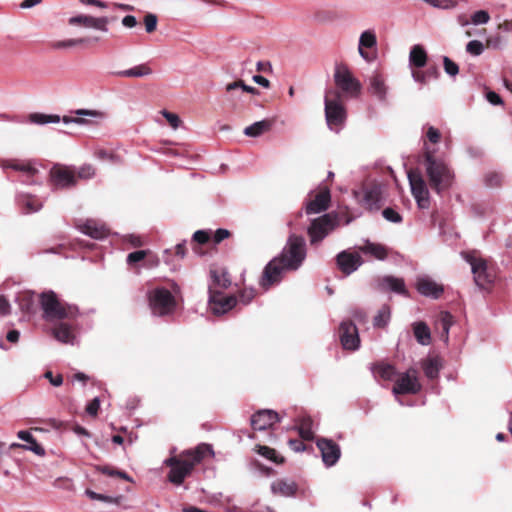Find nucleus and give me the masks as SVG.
<instances>
[{
    "instance_id": "nucleus-19",
    "label": "nucleus",
    "mask_w": 512,
    "mask_h": 512,
    "mask_svg": "<svg viewBox=\"0 0 512 512\" xmlns=\"http://www.w3.org/2000/svg\"><path fill=\"white\" fill-rule=\"evenodd\" d=\"M357 201L366 209L378 210L380 207L381 190L377 186L363 188L355 192Z\"/></svg>"
},
{
    "instance_id": "nucleus-23",
    "label": "nucleus",
    "mask_w": 512,
    "mask_h": 512,
    "mask_svg": "<svg viewBox=\"0 0 512 512\" xmlns=\"http://www.w3.org/2000/svg\"><path fill=\"white\" fill-rule=\"evenodd\" d=\"M279 421L278 414L273 410H260L251 417L254 430H266Z\"/></svg>"
},
{
    "instance_id": "nucleus-30",
    "label": "nucleus",
    "mask_w": 512,
    "mask_h": 512,
    "mask_svg": "<svg viewBox=\"0 0 512 512\" xmlns=\"http://www.w3.org/2000/svg\"><path fill=\"white\" fill-rule=\"evenodd\" d=\"M427 53L423 46L416 44L412 46L409 53V65L411 67L422 68L427 63Z\"/></svg>"
},
{
    "instance_id": "nucleus-60",
    "label": "nucleus",
    "mask_w": 512,
    "mask_h": 512,
    "mask_svg": "<svg viewBox=\"0 0 512 512\" xmlns=\"http://www.w3.org/2000/svg\"><path fill=\"white\" fill-rule=\"evenodd\" d=\"M193 240L200 244H204L209 240V235L206 231L198 230L193 234Z\"/></svg>"
},
{
    "instance_id": "nucleus-47",
    "label": "nucleus",
    "mask_w": 512,
    "mask_h": 512,
    "mask_svg": "<svg viewBox=\"0 0 512 512\" xmlns=\"http://www.w3.org/2000/svg\"><path fill=\"white\" fill-rule=\"evenodd\" d=\"M466 52L472 56H479L484 52V45L479 40H471L466 45Z\"/></svg>"
},
{
    "instance_id": "nucleus-61",
    "label": "nucleus",
    "mask_w": 512,
    "mask_h": 512,
    "mask_svg": "<svg viewBox=\"0 0 512 512\" xmlns=\"http://www.w3.org/2000/svg\"><path fill=\"white\" fill-rule=\"evenodd\" d=\"M230 235L229 231L226 230V229H217L214 233V242L215 243H220L221 241H223L224 239L228 238Z\"/></svg>"
},
{
    "instance_id": "nucleus-51",
    "label": "nucleus",
    "mask_w": 512,
    "mask_h": 512,
    "mask_svg": "<svg viewBox=\"0 0 512 512\" xmlns=\"http://www.w3.org/2000/svg\"><path fill=\"white\" fill-rule=\"evenodd\" d=\"M444 70L450 76H456L459 73L458 65L453 62L449 57L443 58Z\"/></svg>"
},
{
    "instance_id": "nucleus-29",
    "label": "nucleus",
    "mask_w": 512,
    "mask_h": 512,
    "mask_svg": "<svg viewBox=\"0 0 512 512\" xmlns=\"http://www.w3.org/2000/svg\"><path fill=\"white\" fill-rule=\"evenodd\" d=\"M369 92L380 100L386 97L387 87L385 81L380 74H373L369 80Z\"/></svg>"
},
{
    "instance_id": "nucleus-34",
    "label": "nucleus",
    "mask_w": 512,
    "mask_h": 512,
    "mask_svg": "<svg viewBox=\"0 0 512 512\" xmlns=\"http://www.w3.org/2000/svg\"><path fill=\"white\" fill-rule=\"evenodd\" d=\"M119 77L141 78L152 74V69L147 64H140L132 68L116 73Z\"/></svg>"
},
{
    "instance_id": "nucleus-2",
    "label": "nucleus",
    "mask_w": 512,
    "mask_h": 512,
    "mask_svg": "<svg viewBox=\"0 0 512 512\" xmlns=\"http://www.w3.org/2000/svg\"><path fill=\"white\" fill-rule=\"evenodd\" d=\"M207 456L214 457L213 448L210 444L202 443L193 450L166 459L164 463L170 467L168 480L175 485H181L193 468Z\"/></svg>"
},
{
    "instance_id": "nucleus-13",
    "label": "nucleus",
    "mask_w": 512,
    "mask_h": 512,
    "mask_svg": "<svg viewBox=\"0 0 512 512\" xmlns=\"http://www.w3.org/2000/svg\"><path fill=\"white\" fill-rule=\"evenodd\" d=\"M340 343L345 350L356 351L360 347V337L352 321H342L339 326Z\"/></svg>"
},
{
    "instance_id": "nucleus-44",
    "label": "nucleus",
    "mask_w": 512,
    "mask_h": 512,
    "mask_svg": "<svg viewBox=\"0 0 512 512\" xmlns=\"http://www.w3.org/2000/svg\"><path fill=\"white\" fill-rule=\"evenodd\" d=\"M86 41H87V39H85V38L60 40V41L54 42L52 44V47L54 49H67V48L75 47L78 45H82Z\"/></svg>"
},
{
    "instance_id": "nucleus-59",
    "label": "nucleus",
    "mask_w": 512,
    "mask_h": 512,
    "mask_svg": "<svg viewBox=\"0 0 512 512\" xmlns=\"http://www.w3.org/2000/svg\"><path fill=\"white\" fill-rule=\"evenodd\" d=\"M239 87V89L241 90V92L244 94V93H249V94H258V90L253 87V86H249V85H246L242 80H238V81H235Z\"/></svg>"
},
{
    "instance_id": "nucleus-31",
    "label": "nucleus",
    "mask_w": 512,
    "mask_h": 512,
    "mask_svg": "<svg viewBox=\"0 0 512 512\" xmlns=\"http://www.w3.org/2000/svg\"><path fill=\"white\" fill-rule=\"evenodd\" d=\"M211 279L212 283L209 286V295H211V288H214L215 291H219V289H225L231 284L228 274L225 271L212 270Z\"/></svg>"
},
{
    "instance_id": "nucleus-33",
    "label": "nucleus",
    "mask_w": 512,
    "mask_h": 512,
    "mask_svg": "<svg viewBox=\"0 0 512 512\" xmlns=\"http://www.w3.org/2000/svg\"><path fill=\"white\" fill-rule=\"evenodd\" d=\"M54 337L64 344H74L75 335L73 334L71 327L67 324L61 323L53 329Z\"/></svg>"
},
{
    "instance_id": "nucleus-17",
    "label": "nucleus",
    "mask_w": 512,
    "mask_h": 512,
    "mask_svg": "<svg viewBox=\"0 0 512 512\" xmlns=\"http://www.w3.org/2000/svg\"><path fill=\"white\" fill-rule=\"evenodd\" d=\"M29 121L33 124L37 125H45L49 123H59L62 121L64 124H77V125H84L86 122H88V119L83 118H77L71 117V116H64L61 118L59 115L56 114H44V113H32L29 115Z\"/></svg>"
},
{
    "instance_id": "nucleus-4",
    "label": "nucleus",
    "mask_w": 512,
    "mask_h": 512,
    "mask_svg": "<svg viewBox=\"0 0 512 512\" xmlns=\"http://www.w3.org/2000/svg\"><path fill=\"white\" fill-rule=\"evenodd\" d=\"M325 117L331 130L339 132L346 120V110L338 92L329 91L325 95Z\"/></svg>"
},
{
    "instance_id": "nucleus-11",
    "label": "nucleus",
    "mask_w": 512,
    "mask_h": 512,
    "mask_svg": "<svg viewBox=\"0 0 512 512\" xmlns=\"http://www.w3.org/2000/svg\"><path fill=\"white\" fill-rule=\"evenodd\" d=\"M377 36L373 29L363 31L359 36L358 53L368 63L373 62L377 56Z\"/></svg>"
},
{
    "instance_id": "nucleus-7",
    "label": "nucleus",
    "mask_w": 512,
    "mask_h": 512,
    "mask_svg": "<svg viewBox=\"0 0 512 512\" xmlns=\"http://www.w3.org/2000/svg\"><path fill=\"white\" fill-rule=\"evenodd\" d=\"M464 259L471 266L474 282L479 288L485 289L494 282L495 274L485 259L469 253L464 255Z\"/></svg>"
},
{
    "instance_id": "nucleus-50",
    "label": "nucleus",
    "mask_w": 512,
    "mask_h": 512,
    "mask_svg": "<svg viewBox=\"0 0 512 512\" xmlns=\"http://www.w3.org/2000/svg\"><path fill=\"white\" fill-rule=\"evenodd\" d=\"M424 129H426V137L431 143L436 144L440 141L441 133L437 128L426 125Z\"/></svg>"
},
{
    "instance_id": "nucleus-35",
    "label": "nucleus",
    "mask_w": 512,
    "mask_h": 512,
    "mask_svg": "<svg viewBox=\"0 0 512 512\" xmlns=\"http://www.w3.org/2000/svg\"><path fill=\"white\" fill-rule=\"evenodd\" d=\"M74 114L77 115V118L88 119L90 121L86 122L87 124H97L100 121L106 118V113L100 110H92V109H77L74 111Z\"/></svg>"
},
{
    "instance_id": "nucleus-21",
    "label": "nucleus",
    "mask_w": 512,
    "mask_h": 512,
    "mask_svg": "<svg viewBox=\"0 0 512 512\" xmlns=\"http://www.w3.org/2000/svg\"><path fill=\"white\" fill-rule=\"evenodd\" d=\"M362 263V258L358 253L342 251L337 255V265L346 275H350L356 271Z\"/></svg>"
},
{
    "instance_id": "nucleus-22",
    "label": "nucleus",
    "mask_w": 512,
    "mask_h": 512,
    "mask_svg": "<svg viewBox=\"0 0 512 512\" xmlns=\"http://www.w3.org/2000/svg\"><path fill=\"white\" fill-rule=\"evenodd\" d=\"M51 177L55 184L60 187H69L76 184L74 171L66 166L55 165L51 169Z\"/></svg>"
},
{
    "instance_id": "nucleus-45",
    "label": "nucleus",
    "mask_w": 512,
    "mask_h": 512,
    "mask_svg": "<svg viewBox=\"0 0 512 512\" xmlns=\"http://www.w3.org/2000/svg\"><path fill=\"white\" fill-rule=\"evenodd\" d=\"M470 19L473 25L478 26L487 24L491 17L486 10H477L471 14Z\"/></svg>"
},
{
    "instance_id": "nucleus-41",
    "label": "nucleus",
    "mask_w": 512,
    "mask_h": 512,
    "mask_svg": "<svg viewBox=\"0 0 512 512\" xmlns=\"http://www.w3.org/2000/svg\"><path fill=\"white\" fill-rule=\"evenodd\" d=\"M440 367L441 363L438 358H428L422 363L423 371L425 375L430 379H434L438 376Z\"/></svg>"
},
{
    "instance_id": "nucleus-62",
    "label": "nucleus",
    "mask_w": 512,
    "mask_h": 512,
    "mask_svg": "<svg viewBox=\"0 0 512 512\" xmlns=\"http://www.w3.org/2000/svg\"><path fill=\"white\" fill-rule=\"evenodd\" d=\"M486 99L488 100L489 103H491L492 105H500L503 103L501 97L494 91H489L487 94H486Z\"/></svg>"
},
{
    "instance_id": "nucleus-14",
    "label": "nucleus",
    "mask_w": 512,
    "mask_h": 512,
    "mask_svg": "<svg viewBox=\"0 0 512 512\" xmlns=\"http://www.w3.org/2000/svg\"><path fill=\"white\" fill-rule=\"evenodd\" d=\"M421 390L416 370L402 373L392 389L393 394H416Z\"/></svg>"
},
{
    "instance_id": "nucleus-1",
    "label": "nucleus",
    "mask_w": 512,
    "mask_h": 512,
    "mask_svg": "<svg viewBox=\"0 0 512 512\" xmlns=\"http://www.w3.org/2000/svg\"><path fill=\"white\" fill-rule=\"evenodd\" d=\"M306 257V244L301 236L290 235L279 256L273 258L264 268L260 286L265 290L281 281L286 271L297 270Z\"/></svg>"
},
{
    "instance_id": "nucleus-63",
    "label": "nucleus",
    "mask_w": 512,
    "mask_h": 512,
    "mask_svg": "<svg viewBox=\"0 0 512 512\" xmlns=\"http://www.w3.org/2000/svg\"><path fill=\"white\" fill-rule=\"evenodd\" d=\"M255 292L253 289L244 290L240 294V301L244 304H248L254 298Z\"/></svg>"
},
{
    "instance_id": "nucleus-25",
    "label": "nucleus",
    "mask_w": 512,
    "mask_h": 512,
    "mask_svg": "<svg viewBox=\"0 0 512 512\" xmlns=\"http://www.w3.org/2000/svg\"><path fill=\"white\" fill-rule=\"evenodd\" d=\"M330 198V192L328 189L320 191L313 200L306 204V214H317L327 210Z\"/></svg>"
},
{
    "instance_id": "nucleus-26",
    "label": "nucleus",
    "mask_w": 512,
    "mask_h": 512,
    "mask_svg": "<svg viewBox=\"0 0 512 512\" xmlns=\"http://www.w3.org/2000/svg\"><path fill=\"white\" fill-rule=\"evenodd\" d=\"M78 229L85 235L95 239H102L107 236L108 230L105 225L98 223L95 220L89 219L83 223L78 224Z\"/></svg>"
},
{
    "instance_id": "nucleus-46",
    "label": "nucleus",
    "mask_w": 512,
    "mask_h": 512,
    "mask_svg": "<svg viewBox=\"0 0 512 512\" xmlns=\"http://www.w3.org/2000/svg\"><path fill=\"white\" fill-rule=\"evenodd\" d=\"M259 454L275 463L283 462V458L277 454L276 450H274L270 447L261 446L259 448Z\"/></svg>"
},
{
    "instance_id": "nucleus-42",
    "label": "nucleus",
    "mask_w": 512,
    "mask_h": 512,
    "mask_svg": "<svg viewBox=\"0 0 512 512\" xmlns=\"http://www.w3.org/2000/svg\"><path fill=\"white\" fill-rule=\"evenodd\" d=\"M374 376L383 380H393L396 370L392 365L379 364L373 369Z\"/></svg>"
},
{
    "instance_id": "nucleus-36",
    "label": "nucleus",
    "mask_w": 512,
    "mask_h": 512,
    "mask_svg": "<svg viewBox=\"0 0 512 512\" xmlns=\"http://www.w3.org/2000/svg\"><path fill=\"white\" fill-rule=\"evenodd\" d=\"M413 332L417 342L421 345H429L431 342V333L429 327L424 322H415Z\"/></svg>"
},
{
    "instance_id": "nucleus-39",
    "label": "nucleus",
    "mask_w": 512,
    "mask_h": 512,
    "mask_svg": "<svg viewBox=\"0 0 512 512\" xmlns=\"http://www.w3.org/2000/svg\"><path fill=\"white\" fill-rule=\"evenodd\" d=\"M226 91V101L231 106H236L239 102L242 101L243 93L239 89L237 83L234 81L232 83H228L225 86Z\"/></svg>"
},
{
    "instance_id": "nucleus-53",
    "label": "nucleus",
    "mask_w": 512,
    "mask_h": 512,
    "mask_svg": "<svg viewBox=\"0 0 512 512\" xmlns=\"http://www.w3.org/2000/svg\"><path fill=\"white\" fill-rule=\"evenodd\" d=\"M95 175V169L90 164L81 166L78 170V177L81 179H90Z\"/></svg>"
},
{
    "instance_id": "nucleus-40",
    "label": "nucleus",
    "mask_w": 512,
    "mask_h": 512,
    "mask_svg": "<svg viewBox=\"0 0 512 512\" xmlns=\"http://www.w3.org/2000/svg\"><path fill=\"white\" fill-rule=\"evenodd\" d=\"M298 432L304 440H311L314 437L313 421L309 416H303L299 420Z\"/></svg>"
},
{
    "instance_id": "nucleus-28",
    "label": "nucleus",
    "mask_w": 512,
    "mask_h": 512,
    "mask_svg": "<svg viewBox=\"0 0 512 512\" xmlns=\"http://www.w3.org/2000/svg\"><path fill=\"white\" fill-rule=\"evenodd\" d=\"M271 491L275 495L282 497L294 496L297 491V485L292 480L277 479L271 484Z\"/></svg>"
},
{
    "instance_id": "nucleus-8",
    "label": "nucleus",
    "mask_w": 512,
    "mask_h": 512,
    "mask_svg": "<svg viewBox=\"0 0 512 512\" xmlns=\"http://www.w3.org/2000/svg\"><path fill=\"white\" fill-rule=\"evenodd\" d=\"M149 306L154 315L164 316L174 311L176 302L171 292L165 288H155L148 294Z\"/></svg>"
},
{
    "instance_id": "nucleus-9",
    "label": "nucleus",
    "mask_w": 512,
    "mask_h": 512,
    "mask_svg": "<svg viewBox=\"0 0 512 512\" xmlns=\"http://www.w3.org/2000/svg\"><path fill=\"white\" fill-rule=\"evenodd\" d=\"M334 226V221L329 214L314 219L308 228L311 245L320 243L334 229Z\"/></svg>"
},
{
    "instance_id": "nucleus-27",
    "label": "nucleus",
    "mask_w": 512,
    "mask_h": 512,
    "mask_svg": "<svg viewBox=\"0 0 512 512\" xmlns=\"http://www.w3.org/2000/svg\"><path fill=\"white\" fill-rule=\"evenodd\" d=\"M379 286L384 291H392L400 295L408 296V290L406 289L404 279L402 278L391 275L384 276L380 280Z\"/></svg>"
},
{
    "instance_id": "nucleus-43",
    "label": "nucleus",
    "mask_w": 512,
    "mask_h": 512,
    "mask_svg": "<svg viewBox=\"0 0 512 512\" xmlns=\"http://www.w3.org/2000/svg\"><path fill=\"white\" fill-rule=\"evenodd\" d=\"M391 318V310L387 305L382 306L378 313L375 315L373 319L374 327L383 328L386 327Z\"/></svg>"
},
{
    "instance_id": "nucleus-12",
    "label": "nucleus",
    "mask_w": 512,
    "mask_h": 512,
    "mask_svg": "<svg viewBox=\"0 0 512 512\" xmlns=\"http://www.w3.org/2000/svg\"><path fill=\"white\" fill-rule=\"evenodd\" d=\"M110 20L106 16L94 17L87 14H79L68 19L70 26H81L87 29H94L107 33L109 31Z\"/></svg>"
},
{
    "instance_id": "nucleus-3",
    "label": "nucleus",
    "mask_w": 512,
    "mask_h": 512,
    "mask_svg": "<svg viewBox=\"0 0 512 512\" xmlns=\"http://www.w3.org/2000/svg\"><path fill=\"white\" fill-rule=\"evenodd\" d=\"M424 168L429 185L437 194L440 195L453 186L455 180L453 170L444 160L436 158L429 150L424 153Z\"/></svg>"
},
{
    "instance_id": "nucleus-20",
    "label": "nucleus",
    "mask_w": 512,
    "mask_h": 512,
    "mask_svg": "<svg viewBox=\"0 0 512 512\" xmlns=\"http://www.w3.org/2000/svg\"><path fill=\"white\" fill-rule=\"evenodd\" d=\"M0 167L2 169L10 168L19 171L27 178H31L38 173L36 163L32 160L0 159Z\"/></svg>"
},
{
    "instance_id": "nucleus-32",
    "label": "nucleus",
    "mask_w": 512,
    "mask_h": 512,
    "mask_svg": "<svg viewBox=\"0 0 512 512\" xmlns=\"http://www.w3.org/2000/svg\"><path fill=\"white\" fill-rule=\"evenodd\" d=\"M360 251L365 254L373 256L377 260H384L388 255L387 248L378 243H372L367 241L363 246L360 247Z\"/></svg>"
},
{
    "instance_id": "nucleus-54",
    "label": "nucleus",
    "mask_w": 512,
    "mask_h": 512,
    "mask_svg": "<svg viewBox=\"0 0 512 512\" xmlns=\"http://www.w3.org/2000/svg\"><path fill=\"white\" fill-rule=\"evenodd\" d=\"M147 255V252L145 250H138L132 253H129L127 256V263L132 265L137 262L142 261Z\"/></svg>"
},
{
    "instance_id": "nucleus-16",
    "label": "nucleus",
    "mask_w": 512,
    "mask_h": 512,
    "mask_svg": "<svg viewBox=\"0 0 512 512\" xmlns=\"http://www.w3.org/2000/svg\"><path fill=\"white\" fill-rule=\"evenodd\" d=\"M236 298L234 296L223 295L220 291H215L211 288V295H209L210 309L214 314L220 315L228 312L236 305Z\"/></svg>"
},
{
    "instance_id": "nucleus-18",
    "label": "nucleus",
    "mask_w": 512,
    "mask_h": 512,
    "mask_svg": "<svg viewBox=\"0 0 512 512\" xmlns=\"http://www.w3.org/2000/svg\"><path fill=\"white\" fill-rule=\"evenodd\" d=\"M415 286L421 295L433 299H438L444 292L443 285L437 283L427 275L418 276Z\"/></svg>"
},
{
    "instance_id": "nucleus-57",
    "label": "nucleus",
    "mask_w": 512,
    "mask_h": 512,
    "mask_svg": "<svg viewBox=\"0 0 512 512\" xmlns=\"http://www.w3.org/2000/svg\"><path fill=\"white\" fill-rule=\"evenodd\" d=\"M100 408V400L95 397L86 407V412L91 416H96Z\"/></svg>"
},
{
    "instance_id": "nucleus-52",
    "label": "nucleus",
    "mask_w": 512,
    "mask_h": 512,
    "mask_svg": "<svg viewBox=\"0 0 512 512\" xmlns=\"http://www.w3.org/2000/svg\"><path fill=\"white\" fill-rule=\"evenodd\" d=\"M382 215L387 221L392 223H400L402 221L401 215L392 208H385L382 211Z\"/></svg>"
},
{
    "instance_id": "nucleus-37",
    "label": "nucleus",
    "mask_w": 512,
    "mask_h": 512,
    "mask_svg": "<svg viewBox=\"0 0 512 512\" xmlns=\"http://www.w3.org/2000/svg\"><path fill=\"white\" fill-rule=\"evenodd\" d=\"M18 203L24 210V213H34L39 211L43 204L36 197L29 195H21L18 197Z\"/></svg>"
},
{
    "instance_id": "nucleus-24",
    "label": "nucleus",
    "mask_w": 512,
    "mask_h": 512,
    "mask_svg": "<svg viewBox=\"0 0 512 512\" xmlns=\"http://www.w3.org/2000/svg\"><path fill=\"white\" fill-rule=\"evenodd\" d=\"M17 436L22 441L26 442V444H18V443H12L11 448H23L25 450L32 451L38 456L45 455V449L39 445L36 441V439L33 437V435L26 430H21L17 433Z\"/></svg>"
},
{
    "instance_id": "nucleus-55",
    "label": "nucleus",
    "mask_w": 512,
    "mask_h": 512,
    "mask_svg": "<svg viewBox=\"0 0 512 512\" xmlns=\"http://www.w3.org/2000/svg\"><path fill=\"white\" fill-rule=\"evenodd\" d=\"M161 113L173 129H177L179 127L180 118L177 114L168 112L166 110H163Z\"/></svg>"
},
{
    "instance_id": "nucleus-64",
    "label": "nucleus",
    "mask_w": 512,
    "mask_h": 512,
    "mask_svg": "<svg viewBox=\"0 0 512 512\" xmlns=\"http://www.w3.org/2000/svg\"><path fill=\"white\" fill-rule=\"evenodd\" d=\"M122 25L126 28H133L137 25V19L133 15H126L122 19Z\"/></svg>"
},
{
    "instance_id": "nucleus-15",
    "label": "nucleus",
    "mask_w": 512,
    "mask_h": 512,
    "mask_svg": "<svg viewBox=\"0 0 512 512\" xmlns=\"http://www.w3.org/2000/svg\"><path fill=\"white\" fill-rule=\"evenodd\" d=\"M316 445L320 450L322 461L326 467H332L338 462L341 450L337 443L331 439L320 438L317 440Z\"/></svg>"
},
{
    "instance_id": "nucleus-10",
    "label": "nucleus",
    "mask_w": 512,
    "mask_h": 512,
    "mask_svg": "<svg viewBox=\"0 0 512 512\" xmlns=\"http://www.w3.org/2000/svg\"><path fill=\"white\" fill-rule=\"evenodd\" d=\"M408 179L411 192L420 209H428L430 206V193L422 176L416 172H409Z\"/></svg>"
},
{
    "instance_id": "nucleus-5",
    "label": "nucleus",
    "mask_w": 512,
    "mask_h": 512,
    "mask_svg": "<svg viewBox=\"0 0 512 512\" xmlns=\"http://www.w3.org/2000/svg\"><path fill=\"white\" fill-rule=\"evenodd\" d=\"M334 82L346 98H357L361 92V83L356 79L345 64H337L334 72Z\"/></svg>"
},
{
    "instance_id": "nucleus-38",
    "label": "nucleus",
    "mask_w": 512,
    "mask_h": 512,
    "mask_svg": "<svg viewBox=\"0 0 512 512\" xmlns=\"http://www.w3.org/2000/svg\"><path fill=\"white\" fill-rule=\"evenodd\" d=\"M271 128L269 120L257 121L244 129V134L248 137H258Z\"/></svg>"
},
{
    "instance_id": "nucleus-49",
    "label": "nucleus",
    "mask_w": 512,
    "mask_h": 512,
    "mask_svg": "<svg viewBox=\"0 0 512 512\" xmlns=\"http://www.w3.org/2000/svg\"><path fill=\"white\" fill-rule=\"evenodd\" d=\"M158 18L153 13H148L144 17L145 30L147 33H152L156 30Z\"/></svg>"
},
{
    "instance_id": "nucleus-48",
    "label": "nucleus",
    "mask_w": 512,
    "mask_h": 512,
    "mask_svg": "<svg viewBox=\"0 0 512 512\" xmlns=\"http://www.w3.org/2000/svg\"><path fill=\"white\" fill-rule=\"evenodd\" d=\"M85 494L91 499V500H97V501H101V502H105V503H116L117 500L116 498L112 497V496H107V495H104V494H100V493H96L90 489H87L85 491Z\"/></svg>"
},
{
    "instance_id": "nucleus-56",
    "label": "nucleus",
    "mask_w": 512,
    "mask_h": 512,
    "mask_svg": "<svg viewBox=\"0 0 512 512\" xmlns=\"http://www.w3.org/2000/svg\"><path fill=\"white\" fill-rule=\"evenodd\" d=\"M440 321L443 328V332L445 333L446 338H448L449 329L452 324V315L448 312H444L441 315Z\"/></svg>"
},
{
    "instance_id": "nucleus-6",
    "label": "nucleus",
    "mask_w": 512,
    "mask_h": 512,
    "mask_svg": "<svg viewBox=\"0 0 512 512\" xmlns=\"http://www.w3.org/2000/svg\"><path fill=\"white\" fill-rule=\"evenodd\" d=\"M43 317L47 321L62 320L69 316L70 308L66 307L53 291H45L40 295Z\"/></svg>"
},
{
    "instance_id": "nucleus-58",
    "label": "nucleus",
    "mask_w": 512,
    "mask_h": 512,
    "mask_svg": "<svg viewBox=\"0 0 512 512\" xmlns=\"http://www.w3.org/2000/svg\"><path fill=\"white\" fill-rule=\"evenodd\" d=\"M45 378L48 379L50 381V383L53 385V386H61L62 383H63V378L61 375H57V376H53L52 372L51 371H47L45 374H44Z\"/></svg>"
}]
</instances>
